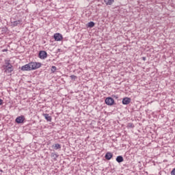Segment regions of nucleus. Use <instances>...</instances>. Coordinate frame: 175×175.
<instances>
[{
  "label": "nucleus",
  "instance_id": "obj_7",
  "mask_svg": "<svg viewBox=\"0 0 175 175\" xmlns=\"http://www.w3.org/2000/svg\"><path fill=\"white\" fill-rule=\"evenodd\" d=\"M21 23H23V21L18 20V21H14L13 22H11V24L12 27H17V25H21Z\"/></svg>",
  "mask_w": 175,
  "mask_h": 175
},
{
  "label": "nucleus",
  "instance_id": "obj_17",
  "mask_svg": "<svg viewBox=\"0 0 175 175\" xmlns=\"http://www.w3.org/2000/svg\"><path fill=\"white\" fill-rule=\"evenodd\" d=\"M52 73H54L55 72V70H57V67H55V66H53L51 67V69Z\"/></svg>",
  "mask_w": 175,
  "mask_h": 175
},
{
  "label": "nucleus",
  "instance_id": "obj_13",
  "mask_svg": "<svg viewBox=\"0 0 175 175\" xmlns=\"http://www.w3.org/2000/svg\"><path fill=\"white\" fill-rule=\"evenodd\" d=\"M12 64H10V60L9 59H5V65L3 66V68H6V66H10Z\"/></svg>",
  "mask_w": 175,
  "mask_h": 175
},
{
  "label": "nucleus",
  "instance_id": "obj_10",
  "mask_svg": "<svg viewBox=\"0 0 175 175\" xmlns=\"http://www.w3.org/2000/svg\"><path fill=\"white\" fill-rule=\"evenodd\" d=\"M105 158L107 159V161H110V159L113 158V153L110 152H107L105 154Z\"/></svg>",
  "mask_w": 175,
  "mask_h": 175
},
{
  "label": "nucleus",
  "instance_id": "obj_11",
  "mask_svg": "<svg viewBox=\"0 0 175 175\" xmlns=\"http://www.w3.org/2000/svg\"><path fill=\"white\" fill-rule=\"evenodd\" d=\"M42 116L44 117L45 120L48 121L49 122H51V116L49 113H43Z\"/></svg>",
  "mask_w": 175,
  "mask_h": 175
},
{
  "label": "nucleus",
  "instance_id": "obj_9",
  "mask_svg": "<svg viewBox=\"0 0 175 175\" xmlns=\"http://www.w3.org/2000/svg\"><path fill=\"white\" fill-rule=\"evenodd\" d=\"M131 98L125 97L122 99L123 105H129L131 103Z\"/></svg>",
  "mask_w": 175,
  "mask_h": 175
},
{
  "label": "nucleus",
  "instance_id": "obj_14",
  "mask_svg": "<svg viewBox=\"0 0 175 175\" xmlns=\"http://www.w3.org/2000/svg\"><path fill=\"white\" fill-rule=\"evenodd\" d=\"M87 26L88 28H94V27H95V23L90 21L88 23Z\"/></svg>",
  "mask_w": 175,
  "mask_h": 175
},
{
  "label": "nucleus",
  "instance_id": "obj_16",
  "mask_svg": "<svg viewBox=\"0 0 175 175\" xmlns=\"http://www.w3.org/2000/svg\"><path fill=\"white\" fill-rule=\"evenodd\" d=\"M55 150L61 149V145L59 144H56L53 146Z\"/></svg>",
  "mask_w": 175,
  "mask_h": 175
},
{
  "label": "nucleus",
  "instance_id": "obj_2",
  "mask_svg": "<svg viewBox=\"0 0 175 175\" xmlns=\"http://www.w3.org/2000/svg\"><path fill=\"white\" fill-rule=\"evenodd\" d=\"M105 103L108 106H113V105H114V99L111 97H107L105 99Z\"/></svg>",
  "mask_w": 175,
  "mask_h": 175
},
{
  "label": "nucleus",
  "instance_id": "obj_1",
  "mask_svg": "<svg viewBox=\"0 0 175 175\" xmlns=\"http://www.w3.org/2000/svg\"><path fill=\"white\" fill-rule=\"evenodd\" d=\"M30 65V69L31 70H35L36 69H39L40 66H42V64L39 62H30L29 63Z\"/></svg>",
  "mask_w": 175,
  "mask_h": 175
},
{
  "label": "nucleus",
  "instance_id": "obj_5",
  "mask_svg": "<svg viewBox=\"0 0 175 175\" xmlns=\"http://www.w3.org/2000/svg\"><path fill=\"white\" fill-rule=\"evenodd\" d=\"M3 69L5 70V73H12L14 70L13 66L12 64L4 67Z\"/></svg>",
  "mask_w": 175,
  "mask_h": 175
},
{
  "label": "nucleus",
  "instance_id": "obj_19",
  "mask_svg": "<svg viewBox=\"0 0 175 175\" xmlns=\"http://www.w3.org/2000/svg\"><path fill=\"white\" fill-rule=\"evenodd\" d=\"M128 126H129V128H135V125H133V123H129Z\"/></svg>",
  "mask_w": 175,
  "mask_h": 175
},
{
  "label": "nucleus",
  "instance_id": "obj_21",
  "mask_svg": "<svg viewBox=\"0 0 175 175\" xmlns=\"http://www.w3.org/2000/svg\"><path fill=\"white\" fill-rule=\"evenodd\" d=\"M2 103H3V100L0 98V106H1V105H2Z\"/></svg>",
  "mask_w": 175,
  "mask_h": 175
},
{
  "label": "nucleus",
  "instance_id": "obj_15",
  "mask_svg": "<svg viewBox=\"0 0 175 175\" xmlns=\"http://www.w3.org/2000/svg\"><path fill=\"white\" fill-rule=\"evenodd\" d=\"M104 2L106 5H113L114 0H104Z\"/></svg>",
  "mask_w": 175,
  "mask_h": 175
},
{
  "label": "nucleus",
  "instance_id": "obj_6",
  "mask_svg": "<svg viewBox=\"0 0 175 175\" xmlns=\"http://www.w3.org/2000/svg\"><path fill=\"white\" fill-rule=\"evenodd\" d=\"M24 120H25V118H24V116H21L17 117L15 121L16 124H23L24 122Z\"/></svg>",
  "mask_w": 175,
  "mask_h": 175
},
{
  "label": "nucleus",
  "instance_id": "obj_20",
  "mask_svg": "<svg viewBox=\"0 0 175 175\" xmlns=\"http://www.w3.org/2000/svg\"><path fill=\"white\" fill-rule=\"evenodd\" d=\"M51 156L52 157V158H54V157L58 158V155L55 153H51Z\"/></svg>",
  "mask_w": 175,
  "mask_h": 175
},
{
  "label": "nucleus",
  "instance_id": "obj_4",
  "mask_svg": "<svg viewBox=\"0 0 175 175\" xmlns=\"http://www.w3.org/2000/svg\"><path fill=\"white\" fill-rule=\"evenodd\" d=\"M38 57L40 58V59H44L47 58V52L44 51H40Z\"/></svg>",
  "mask_w": 175,
  "mask_h": 175
},
{
  "label": "nucleus",
  "instance_id": "obj_8",
  "mask_svg": "<svg viewBox=\"0 0 175 175\" xmlns=\"http://www.w3.org/2000/svg\"><path fill=\"white\" fill-rule=\"evenodd\" d=\"M21 69V70H23V71L31 70V66L29 65V63L25 66H23Z\"/></svg>",
  "mask_w": 175,
  "mask_h": 175
},
{
  "label": "nucleus",
  "instance_id": "obj_18",
  "mask_svg": "<svg viewBox=\"0 0 175 175\" xmlns=\"http://www.w3.org/2000/svg\"><path fill=\"white\" fill-rule=\"evenodd\" d=\"M70 79H72V80H76V79H77V76H76V75H70Z\"/></svg>",
  "mask_w": 175,
  "mask_h": 175
},
{
  "label": "nucleus",
  "instance_id": "obj_22",
  "mask_svg": "<svg viewBox=\"0 0 175 175\" xmlns=\"http://www.w3.org/2000/svg\"><path fill=\"white\" fill-rule=\"evenodd\" d=\"M142 59H143V61H146V57H143Z\"/></svg>",
  "mask_w": 175,
  "mask_h": 175
},
{
  "label": "nucleus",
  "instance_id": "obj_12",
  "mask_svg": "<svg viewBox=\"0 0 175 175\" xmlns=\"http://www.w3.org/2000/svg\"><path fill=\"white\" fill-rule=\"evenodd\" d=\"M116 161H118V163H121V162H124V157H122V156H118L116 157Z\"/></svg>",
  "mask_w": 175,
  "mask_h": 175
},
{
  "label": "nucleus",
  "instance_id": "obj_3",
  "mask_svg": "<svg viewBox=\"0 0 175 175\" xmlns=\"http://www.w3.org/2000/svg\"><path fill=\"white\" fill-rule=\"evenodd\" d=\"M53 38L55 40H56V42H61V40L64 39V37H62V34L59 33H55Z\"/></svg>",
  "mask_w": 175,
  "mask_h": 175
}]
</instances>
